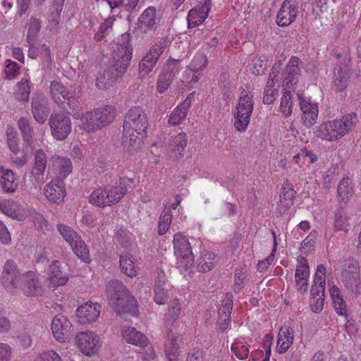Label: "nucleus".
Segmentation results:
<instances>
[{
  "label": "nucleus",
  "instance_id": "obj_1",
  "mask_svg": "<svg viewBox=\"0 0 361 361\" xmlns=\"http://www.w3.org/2000/svg\"><path fill=\"white\" fill-rule=\"evenodd\" d=\"M133 48L130 44L129 35L121 36L114 50L109 64L102 68L96 78V85L99 89H108L127 71L132 59Z\"/></svg>",
  "mask_w": 361,
  "mask_h": 361
},
{
  "label": "nucleus",
  "instance_id": "obj_2",
  "mask_svg": "<svg viewBox=\"0 0 361 361\" xmlns=\"http://www.w3.org/2000/svg\"><path fill=\"white\" fill-rule=\"evenodd\" d=\"M127 181L133 183V180L123 178L121 179L119 185L107 184L95 189L89 197V202L102 208L116 204L127 192V189L124 186Z\"/></svg>",
  "mask_w": 361,
  "mask_h": 361
},
{
  "label": "nucleus",
  "instance_id": "obj_3",
  "mask_svg": "<svg viewBox=\"0 0 361 361\" xmlns=\"http://www.w3.org/2000/svg\"><path fill=\"white\" fill-rule=\"evenodd\" d=\"M106 292L109 305L119 313L130 310L137 302L123 283L118 280L109 281Z\"/></svg>",
  "mask_w": 361,
  "mask_h": 361
},
{
  "label": "nucleus",
  "instance_id": "obj_4",
  "mask_svg": "<svg viewBox=\"0 0 361 361\" xmlns=\"http://www.w3.org/2000/svg\"><path fill=\"white\" fill-rule=\"evenodd\" d=\"M115 118V108L106 105L102 108L87 111L81 117L82 128L87 132H94L109 125Z\"/></svg>",
  "mask_w": 361,
  "mask_h": 361
},
{
  "label": "nucleus",
  "instance_id": "obj_5",
  "mask_svg": "<svg viewBox=\"0 0 361 361\" xmlns=\"http://www.w3.org/2000/svg\"><path fill=\"white\" fill-rule=\"evenodd\" d=\"M341 279L348 294L355 298L361 295V276L358 261L348 259L344 262Z\"/></svg>",
  "mask_w": 361,
  "mask_h": 361
},
{
  "label": "nucleus",
  "instance_id": "obj_6",
  "mask_svg": "<svg viewBox=\"0 0 361 361\" xmlns=\"http://www.w3.org/2000/svg\"><path fill=\"white\" fill-rule=\"evenodd\" d=\"M252 98L253 95L247 90L243 89L241 91L238 103L233 111L234 127L238 132H245L249 126L253 111Z\"/></svg>",
  "mask_w": 361,
  "mask_h": 361
},
{
  "label": "nucleus",
  "instance_id": "obj_7",
  "mask_svg": "<svg viewBox=\"0 0 361 361\" xmlns=\"http://www.w3.org/2000/svg\"><path fill=\"white\" fill-rule=\"evenodd\" d=\"M356 114L351 113L343 116L341 119L328 121L322 125V133L327 140L341 138L350 130L355 125Z\"/></svg>",
  "mask_w": 361,
  "mask_h": 361
},
{
  "label": "nucleus",
  "instance_id": "obj_8",
  "mask_svg": "<svg viewBox=\"0 0 361 361\" xmlns=\"http://www.w3.org/2000/svg\"><path fill=\"white\" fill-rule=\"evenodd\" d=\"M57 230L71 245L76 256L85 262L90 259L89 250L80 235L71 227L63 224H57Z\"/></svg>",
  "mask_w": 361,
  "mask_h": 361
},
{
  "label": "nucleus",
  "instance_id": "obj_9",
  "mask_svg": "<svg viewBox=\"0 0 361 361\" xmlns=\"http://www.w3.org/2000/svg\"><path fill=\"white\" fill-rule=\"evenodd\" d=\"M51 134L57 140H64L71 132L72 122L68 111L53 112L49 118Z\"/></svg>",
  "mask_w": 361,
  "mask_h": 361
},
{
  "label": "nucleus",
  "instance_id": "obj_10",
  "mask_svg": "<svg viewBox=\"0 0 361 361\" xmlns=\"http://www.w3.org/2000/svg\"><path fill=\"white\" fill-rule=\"evenodd\" d=\"M23 276L16 262L13 259H8L2 267L0 284L8 291L14 292L21 287Z\"/></svg>",
  "mask_w": 361,
  "mask_h": 361
},
{
  "label": "nucleus",
  "instance_id": "obj_11",
  "mask_svg": "<svg viewBox=\"0 0 361 361\" xmlns=\"http://www.w3.org/2000/svg\"><path fill=\"white\" fill-rule=\"evenodd\" d=\"M147 126V117L141 107L135 106L129 109L123 123L124 130L127 132L134 130L137 134H145Z\"/></svg>",
  "mask_w": 361,
  "mask_h": 361
},
{
  "label": "nucleus",
  "instance_id": "obj_12",
  "mask_svg": "<svg viewBox=\"0 0 361 361\" xmlns=\"http://www.w3.org/2000/svg\"><path fill=\"white\" fill-rule=\"evenodd\" d=\"M47 165V156L42 149L34 154L33 166L30 171V180L37 188L45 182L44 173Z\"/></svg>",
  "mask_w": 361,
  "mask_h": 361
},
{
  "label": "nucleus",
  "instance_id": "obj_13",
  "mask_svg": "<svg viewBox=\"0 0 361 361\" xmlns=\"http://www.w3.org/2000/svg\"><path fill=\"white\" fill-rule=\"evenodd\" d=\"M300 63V59L298 56H293L283 70L281 79L285 90L292 89L298 84L301 75Z\"/></svg>",
  "mask_w": 361,
  "mask_h": 361
},
{
  "label": "nucleus",
  "instance_id": "obj_14",
  "mask_svg": "<svg viewBox=\"0 0 361 361\" xmlns=\"http://www.w3.org/2000/svg\"><path fill=\"white\" fill-rule=\"evenodd\" d=\"M78 348L85 355H94L100 348L99 337L92 331H82L76 336Z\"/></svg>",
  "mask_w": 361,
  "mask_h": 361
},
{
  "label": "nucleus",
  "instance_id": "obj_15",
  "mask_svg": "<svg viewBox=\"0 0 361 361\" xmlns=\"http://www.w3.org/2000/svg\"><path fill=\"white\" fill-rule=\"evenodd\" d=\"M31 111L35 121L44 124L50 112L48 99L42 94H35L31 101Z\"/></svg>",
  "mask_w": 361,
  "mask_h": 361
},
{
  "label": "nucleus",
  "instance_id": "obj_16",
  "mask_svg": "<svg viewBox=\"0 0 361 361\" xmlns=\"http://www.w3.org/2000/svg\"><path fill=\"white\" fill-rule=\"evenodd\" d=\"M72 324L67 317L59 314L56 315L51 323V330L55 338L59 342L63 343L70 339Z\"/></svg>",
  "mask_w": 361,
  "mask_h": 361
},
{
  "label": "nucleus",
  "instance_id": "obj_17",
  "mask_svg": "<svg viewBox=\"0 0 361 361\" xmlns=\"http://www.w3.org/2000/svg\"><path fill=\"white\" fill-rule=\"evenodd\" d=\"M298 15L297 0H284L277 13L276 23L285 27L293 23Z\"/></svg>",
  "mask_w": 361,
  "mask_h": 361
},
{
  "label": "nucleus",
  "instance_id": "obj_18",
  "mask_svg": "<svg viewBox=\"0 0 361 361\" xmlns=\"http://www.w3.org/2000/svg\"><path fill=\"white\" fill-rule=\"evenodd\" d=\"M44 193L49 202L59 204L66 195V184L61 178L54 179L44 186Z\"/></svg>",
  "mask_w": 361,
  "mask_h": 361
},
{
  "label": "nucleus",
  "instance_id": "obj_19",
  "mask_svg": "<svg viewBox=\"0 0 361 361\" xmlns=\"http://www.w3.org/2000/svg\"><path fill=\"white\" fill-rule=\"evenodd\" d=\"M299 99L300 108L302 111V123L305 127L310 128L317 123L318 118V104L302 97H300Z\"/></svg>",
  "mask_w": 361,
  "mask_h": 361
},
{
  "label": "nucleus",
  "instance_id": "obj_20",
  "mask_svg": "<svg viewBox=\"0 0 361 361\" xmlns=\"http://www.w3.org/2000/svg\"><path fill=\"white\" fill-rule=\"evenodd\" d=\"M212 8L211 0H202L188 15V23L189 27H195L202 24L207 18Z\"/></svg>",
  "mask_w": 361,
  "mask_h": 361
},
{
  "label": "nucleus",
  "instance_id": "obj_21",
  "mask_svg": "<svg viewBox=\"0 0 361 361\" xmlns=\"http://www.w3.org/2000/svg\"><path fill=\"white\" fill-rule=\"evenodd\" d=\"M173 247L175 255L185 259L188 263L194 261L192 247L188 239L182 233H176L173 236Z\"/></svg>",
  "mask_w": 361,
  "mask_h": 361
},
{
  "label": "nucleus",
  "instance_id": "obj_22",
  "mask_svg": "<svg viewBox=\"0 0 361 361\" xmlns=\"http://www.w3.org/2000/svg\"><path fill=\"white\" fill-rule=\"evenodd\" d=\"M298 263L295 274V286L299 293L304 294L308 290L310 269L306 258L301 257Z\"/></svg>",
  "mask_w": 361,
  "mask_h": 361
},
{
  "label": "nucleus",
  "instance_id": "obj_23",
  "mask_svg": "<svg viewBox=\"0 0 361 361\" xmlns=\"http://www.w3.org/2000/svg\"><path fill=\"white\" fill-rule=\"evenodd\" d=\"M21 288L27 296H39L43 293V288L37 275L32 271L23 274L21 281Z\"/></svg>",
  "mask_w": 361,
  "mask_h": 361
},
{
  "label": "nucleus",
  "instance_id": "obj_24",
  "mask_svg": "<svg viewBox=\"0 0 361 361\" xmlns=\"http://www.w3.org/2000/svg\"><path fill=\"white\" fill-rule=\"evenodd\" d=\"M51 168L57 178H66L73 170L71 159L66 157L54 154L50 159Z\"/></svg>",
  "mask_w": 361,
  "mask_h": 361
},
{
  "label": "nucleus",
  "instance_id": "obj_25",
  "mask_svg": "<svg viewBox=\"0 0 361 361\" xmlns=\"http://www.w3.org/2000/svg\"><path fill=\"white\" fill-rule=\"evenodd\" d=\"M76 312L80 323H90L94 322L99 317L101 312V305L98 303L87 302L78 307Z\"/></svg>",
  "mask_w": 361,
  "mask_h": 361
},
{
  "label": "nucleus",
  "instance_id": "obj_26",
  "mask_svg": "<svg viewBox=\"0 0 361 361\" xmlns=\"http://www.w3.org/2000/svg\"><path fill=\"white\" fill-rule=\"evenodd\" d=\"M0 210L6 216L20 221L27 216L26 211L18 202L9 200L0 201Z\"/></svg>",
  "mask_w": 361,
  "mask_h": 361
},
{
  "label": "nucleus",
  "instance_id": "obj_27",
  "mask_svg": "<svg viewBox=\"0 0 361 361\" xmlns=\"http://www.w3.org/2000/svg\"><path fill=\"white\" fill-rule=\"evenodd\" d=\"M295 191L293 188L292 184L286 180L281 188L280 200L277 207V213L280 215L286 214L293 205Z\"/></svg>",
  "mask_w": 361,
  "mask_h": 361
},
{
  "label": "nucleus",
  "instance_id": "obj_28",
  "mask_svg": "<svg viewBox=\"0 0 361 361\" xmlns=\"http://www.w3.org/2000/svg\"><path fill=\"white\" fill-rule=\"evenodd\" d=\"M159 19L157 17V9L154 6L147 8L138 18V25L140 29L147 30H155L157 27Z\"/></svg>",
  "mask_w": 361,
  "mask_h": 361
},
{
  "label": "nucleus",
  "instance_id": "obj_29",
  "mask_svg": "<svg viewBox=\"0 0 361 361\" xmlns=\"http://www.w3.org/2000/svg\"><path fill=\"white\" fill-rule=\"evenodd\" d=\"M233 294L227 293L222 300L221 307L219 310V319L221 320L219 327L221 331L227 329L231 322V314L233 310Z\"/></svg>",
  "mask_w": 361,
  "mask_h": 361
},
{
  "label": "nucleus",
  "instance_id": "obj_30",
  "mask_svg": "<svg viewBox=\"0 0 361 361\" xmlns=\"http://www.w3.org/2000/svg\"><path fill=\"white\" fill-rule=\"evenodd\" d=\"M144 134H137L134 130L127 132L123 129L122 146L123 149L130 154H134L140 148L142 137Z\"/></svg>",
  "mask_w": 361,
  "mask_h": 361
},
{
  "label": "nucleus",
  "instance_id": "obj_31",
  "mask_svg": "<svg viewBox=\"0 0 361 361\" xmlns=\"http://www.w3.org/2000/svg\"><path fill=\"white\" fill-rule=\"evenodd\" d=\"M49 287L63 286L68 281L66 274L61 270V263L55 260L51 263L48 268V278Z\"/></svg>",
  "mask_w": 361,
  "mask_h": 361
},
{
  "label": "nucleus",
  "instance_id": "obj_32",
  "mask_svg": "<svg viewBox=\"0 0 361 361\" xmlns=\"http://www.w3.org/2000/svg\"><path fill=\"white\" fill-rule=\"evenodd\" d=\"M217 261V256L215 253L204 250L201 252V255L198 259L197 270L200 273H207L214 269V264Z\"/></svg>",
  "mask_w": 361,
  "mask_h": 361
},
{
  "label": "nucleus",
  "instance_id": "obj_33",
  "mask_svg": "<svg viewBox=\"0 0 361 361\" xmlns=\"http://www.w3.org/2000/svg\"><path fill=\"white\" fill-rule=\"evenodd\" d=\"M123 337L128 343L137 346L145 347L149 343V340L146 336L140 331H137L133 327H128L123 332Z\"/></svg>",
  "mask_w": 361,
  "mask_h": 361
},
{
  "label": "nucleus",
  "instance_id": "obj_34",
  "mask_svg": "<svg viewBox=\"0 0 361 361\" xmlns=\"http://www.w3.org/2000/svg\"><path fill=\"white\" fill-rule=\"evenodd\" d=\"M293 341V331L288 326L281 327L277 341V351L280 353H286Z\"/></svg>",
  "mask_w": 361,
  "mask_h": 361
},
{
  "label": "nucleus",
  "instance_id": "obj_35",
  "mask_svg": "<svg viewBox=\"0 0 361 361\" xmlns=\"http://www.w3.org/2000/svg\"><path fill=\"white\" fill-rule=\"evenodd\" d=\"M64 3L65 0H52L48 23V27L50 30L57 29L61 21V16Z\"/></svg>",
  "mask_w": 361,
  "mask_h": 361
},
{
  "label": "nucleus",
  "instance_id": "obj_36",
  "mask_svg": "<svg viewBox=\"0 0 361 361\" xmlns=\"http://www.w3.org/2000/svg\"><path fill=\"white\" fill-rule=\"evenodd\" d=\"M50 92L52 99L59 106L65 103V99L71 93L61 82L56 80L50 84Z\"/></svg>",
  "mask_w": 361,
  "mask_h": 361
},
{
  "label": "nucleus",
  "instance_id": "obj_37",
  "mask_svg": "<svg viewBox=\"0 0 361 361\" xmlns=\"http://www.w3.org/2000/svg\"><path fill=\"white\" fill-rule=\"evenodd\" d=\"M329 293L336 313L340 315H346L348 312L347 307L338 287L336 285H333L329 289Z\"/></svg>",
  "mask_w": 361,
  "mask_h": 361
},
{
  "label": "nucleus",
  "instance_id": "obj_38",
  "mask_svg": "<svg viewBox=\"0 0 361 361\" xmlns=\"http://www.w3.org/2000/svg\"><path fill=\"white\" fill-rule=\"evenodd\" d=\"M18 127L22 137L27 146H31L33 142V128L28 118L20 117L18 121Z\"/></svg>",
  "mask_w": 361,
  "mask_h": 361
},
{
  "label": "nucleus",
  "instance_id": "obj_39",
  "mask_svg": "<svg viewBox=\"0 0 361 361\" xmlns=\"http://www.w3.org/2000/svg\"><path fill=\"white\" fill-rule=\"evenodd\" d=\"M134 261L133 257L129 255H121L120 256L119 262L121 272L130 278L137 276L138 272Z\"/></svg>",
  "mask_w": 361,
  "mask_h": 361
},
{
  "label": "nucleus",
  "instance_id": "obj_40",
  "mask_svg": "<svg viewBox=\"0 0 361 361\" xmlns=\"http://www.w3.org/2000/svg\"><path fill=\"white\" fill-rule=\"evenodd\" d=\"M187 135L185 133H180L171 138L169 142V150L176 157L182 156L185 148L187 146Z\"/></svg>",
  "mask_w": 361,
  "mask_h": 361
},
{
  "label": "nucleus",
  "instance_id": "obj_41",
  "mask_svg": "<svg viewBox=\"0 0 361 361\" xmlns=\"http://www.w3.org/2000/svg\"><path fill=\"white\" fill-rule=\"evenodd\" d=\"M158 60L150 52H147L139 63V73L141 77L147 75L154 68Z\"/></svg>",
  "mask_w": 361,
  "mask_h": 361
},
{
  "label": "nucleus",
  "instance_id": "obj_42",
  "mask_svg": "<svg viewBox=\"0 0 361 361\" xmlns=\"http://www.w3.org/2000/svg\"><path fill=\"white\" fill-rule=\"evenodd\" d=\"M350 216L348 214L338 211L335 214L334 228L335 231L348 232L350 226Z\"/></svg>",
  "mask_w": 361,
  "mask_h": 361
},
{
  "label": "nucleus",
  "instance_id": "obj_43",
  "mask_svg": "<svg viewBox=\"0 0 361 361\" xmlns=\"http://www.w3.org/2000/svg\"><path fill=\"white\" fill-rule=\"evenodd\" d=\"M42 21L34 16H31L27 22V33L26 35L27 42L32 45V42H35V39L41 30L42 27Z\"/></svg>",
  "mask_w": 361,
  "mask_h": 361
},
{
  "label": "nucleus",
  "instance_id": "obj_44",
  "mask_svg": "<svg viewBox=\"0 0 361 361\" xmlns=\"http://www.w3.org/2000/svg\"><path fill=\"white\" fill-rule=\"evenodd\" d=\"M338 196L343 200H348L354 193L353 184L349 177L343 178L339 183L337 188Z\"/></svg>",
  "mask_w": 361,
  "mask_h": 361
},
{
  "label": "nucleus",
  "instance_id": "obj_45",
  "mask_svg": "<svg viewBox=\"0 0 361 361\" xmlns=\"http://www.w3.org/2000/svg\"><path fill=\"white\" fill-rule=\"evenodd\" d=\"M1 185L6 192H13L17 187V183L12 171L6 169L3 171L1 178Z\"/></svg>",
  "mask_w": 361,
  "mask_h": 361
},
{
  "label": "nucleus",
  "instance_id": "obj_46",
  "mask_svg": "<svg viewBox=\"0 0 361 361\" xmlns=\"http://www.w3.org/2000/svg\"><path fill=\"white\" fill-rule=\"evenodd\" d=\"M169 336L170 337V341L165 347L166 355L169 361H177L179 354L178 337L170 334H169Z\"/></svg>",
  "mask_w": 361,
  "mask_h": 361
},
{
  "label": "nucleus",
  "instance_id": "obj_47",
  "mask_svg": "<svg viewBox=\"0 0 361 361\" xmlns=\"http://www.w3.org/2000/svg\"><path fill=\"white\" fill-rule=\"evenodd\" d=\"M349 68L345 65L343 68L338 69L334 80L337 91H343L348 85Z\"/></svg>",
  "mask_w": 361,
  "mask_h": 361
},
{
  "label": "nucleus",
  "instance_id": "obj_48",
  "mask_svg": "<svg viewBox=\"0 0 361 361\" xmlns=\"http://www.w3.org/2000/svg\"><path fill=\"white\" fill-rule=\"evenodd\" d=\"M170 42L167 39L161 38L154 42V44L149 48L150 52L157 60L161 56L169 49Z\"/></svg>",
  "mask_w": 361,
  "mask_h": 361
},
{
  "label": "nucleus",
  "instance_id": "obj_49",
  "mask_svg": "<svg viewBox=\"0 0 361 361\" xmlns=\"http://www.w3.org/2000/svg\"><path fill=\"white\" fill-rule=\"evenodd\" d=\"M171 224V210L169 209H164L160 217L159 221L158 224V233L159 235H162L165 234Z\"/></svg>",
  "mask_w": 361,
  "mask_h": 361
},
{
  "label": "nucleus",
  "instance_id": "obj_50",
  "mask_svg": "<svg viewBox=\"0 0 361 361\" xmlns=\"http://www.w3.org/2000/svg\"><path fill=\"white\" fill-rule=\"evenodd\" d=\"M292 93L290 90H286L281 99L280 111L285 118L288 117L292 113Z\"/></svg>",
  "mask_w": 361,
  "mask_h": 361
},
{
  "label": "nucleus",
  "instance_id": "obj_51",
  "mask_svg": "<svg viewBox=\"0 0 361 361\" xmlns=\"http://www.w3.org/2000/svg\"><path fill=\"white\" fill-rule=\"evenodd\" d=\"M6 136L10 150L16 155L19 151V138L17 131L12 127H8L6 129Z\"/></svg>",
  "mask_w": 361,
  "mask_h": 361
},
{
  "label": "nucleus",
  "instance_id": "obj_52",
  "mask_svg": "<svg viewBox=\"0 0 361 361\" xmlns=\"http://www.w3.org/2000/svg\"><path fill=\"white\" fill-rule=\"evenodd\" d=\"M188 111L179 106H176L169 116V123L173 126L180 125L185 119Z\"/></svg>",
  "mask_w": 361,
  "mask_h": 361
},
{
  "label": "nucleus",
  "instance_id": "obj_53",
  "mask_svg": "<svg viewBox=\"0 0 361 361\" xmlns=\"http://www.w3.org/2000/svg\"><path fill=\"white\" fill-rule=\"evenodd\" d=\"M231 351L240 360L246 359L250 353L247 345L242 341H235L231 345Z\"/></svg>",
  "mask_w": 361,
  "mask_h": 361
},
{
  "label": "nucleus",
  "instance_id": "obj_54",
  "mask_svg": "<svg viewBox=\"0 0 361 361\" xmlns=\"http://www.w3.org/2000/svg\"><path fill=\"white\" fill-rule=\"evenodd\" d=\"M180 71V61L169 58L167 61L163 73L167 74L171 78H173Z\"/></svg>",
  "mask_w": 361,
  "mask_h": 361
},
{
  "label": "nucleus",
  "instance_id": "obj_55",
  "mask_svg": "<svg viewBox=\"0 0 361 361\" xmlns=\"http://www.w3.org/2000/svg\"><path fill=\"white\" fill-rule=\"evenodd\" d=\"M207 63V59L202 54H196L189 65L191 72H198L202 70Z\"/></svg>",
  "mask_w": 361,
  "mask_h": 361
},
{
  "label": "nucleus",
  "instance_id": "obj_56",
  "mask_svg": "<svg viewBox=\"0 0 361 361\" xmlns=\"http://www.w3.org/2000/svg\"><path fill=\"white\" fill-rule=\"evenodd\" d=\"M247 275L243 271L242 269H236L234 273V284L233 290L235 293H240L244 288V281Z\"/></svg>",
  "mask_w": 361,
  "mask_h": 361
},
{
  "label": "nucleus",
  "instance_id": "obj_57",
  "mask_svg": "<svg viewBox=\"0 0 361 361\" xmlns=\"http://www.w3.org/2000/svg\"><path fill=\"white\" fill-rule=\"evenodd\" d=\"M154 300L158 305H164L168 300V291L162 286V284H157L154 286Z\"/></svg>",
  "mask_w": 361,
  "mask_h": 361
},
{
  "label": "nucleus",
  "instance_id": "obj_58",
  "mask_svg": "<svg viewBox=\"0 0 361 361\" xmlns=\"http://www.w3.org/2000/svg\"><path fill=\"white\" fill-rule=\"evenodd\" d=\"M173 78L161 73L158 78L157 90L159 93L164 92L171 85Z\"/></svg>",
  "mask_w": 361,
  "mask_h": 361
},
{
  "label": "nucleus",
  "instance_id": "obj_59",
  "mask_svg": "<svg viewBox=\"0 0 361 361\" xmlns=\"http://www.w3.org/2000/svg\"><path fill=\"white\" fill-rule=\"evenodd\" d=\"M186 361H206L205 352L201 349L193 348L188 352Z\"/></svg>",
  "mask_w": 361,
  "mask_h": 361
},
{
  "label": "nucleus",
  "instance_id": "obj_60",
  "mask_svg": "<svg viewBox=\"0 0 361 361\" xmlns=\"http://www.w3.org/2000/svg\"><path fill=\"white\" fill-rule=\"evenodd\" d=\"M132 234L127 230L120 228L116 231V238L123 246H127L131 240Z\"/></svg>",
  "mask_w": 361,
  "mask_h": 361
},
{
  "label": "nucleus",
  "instance_id": "obj_61",
  "mask_svg": "<svg viewBox=\"0 0 361 361\" xmlns=\"http://www.w3.org/2000/svg\"><path fill=\"white\" fill-rule=\"evenodd\" d=\"M6 65L5 68V73L6 75L11 79L15 77L19 72V65L10 59L6 60Z\"/></svg>",
  "mask_w": 361,
  "mask_h": 361
},
{
  "label": "nucleus",
  "instance_id": "obj_62",
  "mask_svg": "<svg viewBox=\"0 0 361 361\" xmlns=\"http://www.w3.org/2000/svg\"><path fill=\"white\" fill-rule=\"evenodd\" d=\"M11 355V347L8 343H0V361H10Z\"/></svg>",
  "mask_w": 361,
  "mask_h": 361
},
{
  "label": "nucleus",
  "instance_id": "obj_63",
  "mask_svg": "<svg viewBox=\"0 0 361 361\" xmlns=\"http://www.w3.org/2000/svg\"><path fill=\"white\" fill-rule=\"evenodd\" d=\"M180 304L177 299H174L170 304L168 310V315L171 316L172 319H176L180 313Z\"/></svg>",
  "mask_w": 361,
  "mask_h": 361
},
{
  "label": "nucleus",
  "instance_id": "obj_64",
  "mask_svg": "<svg viewBox=\"0 0 361 361\" xmlns=\"http://www.w3.org/2000/svg\"><path fill=\"white\" fill-rule=\"evenodd\" d=\"M40 361H61V359L55 351L49 350L40 354Z\"/></svg>",
  "mask_w": 361,
  "mask_h": 361
}]
</instances>
